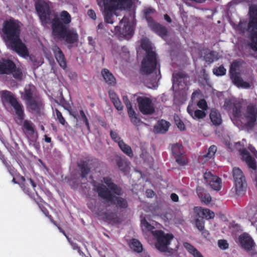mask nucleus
<instances>
[{"mask_svg": "<svg viewBox=\"0 0 257 257\" xmlns=\"http://www.w3.org/2000/svg\"><path fill=\"white\" fill-rule=\"evenodd\" d=\"M103 181L106 186L101 183L93 184V191L97 193L98 197L105 202L115 205L117 209H126L128 204L125 198L121 197L123 194L121 187L115 184L109 177H103Z\"/></svg>", "mask_w": 257, "mask_h": 257, "instance_id": "f257e3e1", "label": "nucleus"}, {"mask_svg": "<svg viewBox=\"0 0 257 257\" xmlns=\"http://www.w3.org/2000/svg\"><path fill=\"white\" fill-rule=\"evenodd\" d=\"M20 25L17 21L13 20L5 22L3 32L7 46L19 55L26 58L29 57V52L20 38Z\"/></svg>", "mask_w": 257, "mask_h": 257, "instance_id": "f03ea898", "label": "nucleus"}, {"mask_svg": "<svg viewBox=\"0 0 257 257\" xmlns=\"http://www.w3.org/2000/svg\"><path fill=\"white\" fill-rule=\"evenodd\" d=\"M98 5L103 11L106 22L112 24L117 16L113 13L116 9H125L131 5L132 0H97Z\"/></svg>", "mask_w": 257, "mask_h": 257, "instance_id": "7ed1b4c3", "label": "nucleus"}, {"mask_svg": "<svg viewBox=\"0 0 257 257\" xmlns=\"http://www.w3.org/2000/svg\"><path fill=\"white\" fill-rule=\"evenodd\" d=\"M141 46L147 53V56L142 62V71L145 74L151 73L156 66V54L152 50V44L149 40L144 39L142 40Z\"/></svg>", "mask_w": 257, "mask_h": 257, "instance_id": "20e7f679", "label": "nucleus"}, {"mask_svg": "<svg viewBox=\"0 0 257 257\" xmlns=\"http://www.w3.org/2000/svg\"><path fill=\"white\" fill-rule=\"evenodd\" d=\"M53 34L57 38L64 40L70 44L74 43L78 39V35L75 30L68 29L66 26L58 21L53 23Z\"/></svg>", "mask_w": 257, "mask_h": 257, "instance_id": "39448f33", "label": "nucleus"}, {"mask_svg": "<svg viewBox=\"0 0 257 257\" xmlns=\"http://www.w3.org/2000/svg\"><path fill=\"white\" fill-rule=\"evenodd\" d=\"M152 235L156 240L155 247L160 252L171 253L172 252L168 246L174 238L172 233H165L161 230H155L152 232Z\"/></svg>", "mask_w": 257, "mask_h": 257, "instance_id": "423d86ee", "label": "nucleus"}, {"mask_svg": "<svg viewBox=\"0 0 257 257\" xmlns=\"http://www.w3.org/2000/svg\"><path fill=\"white\" fill-rule=\"evenodd\" d=\"M250 19L247 31L249 33V46L254 51H257V7L251 6L249 8Z\"/></svg>", "mask_w": 257, "mask_h": 257, "instance_id": "0eeeda50", "label": "nucleus"}, {"mask_svg": "<svg viewBox=\"0 0 257 257\" xmlns=\"http://www.w3.org/2000/svg\"><path fill=\"white\" fill-rule=\"evenodd\" d=\"M232 175L234 180L233 189L235 195L243 196L246 191L247 183L243 172L239 168L234 167L232 170Z\"/></svg>", "mask_w": 257, "mask_h": 257, "instance_id": "6e6552de", "label": "nucleus"}, {"mask_svg": "<svg viewBox=\"0 0 257 257\" xmlns=\"http://www.w3.org/2000/svg\"><path fill=\"white\" fill-rule=\"evenodd\" d=\"M241 119L242 122L248 128L254 126L257 119V107L253 103H249L243 112Z\"/></svg>", "mask_w": 257, "mask_h": 257, "instance_id": "1a4fd4ad", "label": "nucleus"}, {"mask_svg": "<svg viewBox=\"0 0 257 257\" xmlns=\"http://www.w3.org/2000/svg\"><path fill=\"white\" fill-rule=\"evenodd\" d=\"M36 9L43 24H46L51 22L54 13L50 10L49 6L46 2L38 1L36 3Z\"/></svg>", "mask_w": 257, "mask_h": 257, "instance_id": "9d476101", "label": "nucleus"}, {"mask_svg": "<svg viewBox=\"0 0 257 257\" xmlns=\"http://www.w3.org/2000/svg\"><path fill=\"white\" fill-rule=\"evenodd\" d=\"M239 67V64L237 62H233L230 67V73L231 75V79L233 83L238 87L243 88H249L251 84L252 83V80L250 78L248 82L244 81L239 74L237 73Z\"/></svg>", "mask_w": 257, "mask_h": 257, "instance_id": "9b49d317", "label": "nucleus"}, {"mask_svg": "<svg viewBox=\"0 0 257 257\" xmlns=\"http://www.w3.org/2000/svg\"><path fill=\"white\" fill-rule=\"evenodd\" d=\"M140 111L144 114L151 115L155 112L154 105L151 99L140 96L137 99Z\"/></svg>", "mask_w": 257, "mask_h": 257, "instance_id": "f8f14e48", "label": "nucleus"}, {"mask_svg": "<svg viewBox=\"0 0 257 257\" xmlns=\"http://www.w3.org/2000/svg\"><path fill=\"white\" fill-rule=\"evenodd\" d=\"M241 159L247 165L248 168L251 170L252 173L257 172V162L250 154L246 149H240L238 150Z\"/></svg>", "mask_w": 257, "mask_h": 257, "instance_id": "ddd939ff", "label": "nucleus"}, {"mask_svg": "<svg viewBox=\"0 0 257 257\" xmlns=\"http://www.w3.org/2000/svg\"><path fill=\"white\" fill-rule=\"evenodd\" d=\"M2 97L11 103L14 108L17 115L20 118L22 119L23 116V106L13 96L12 93L8 91H3L2 92Z\"/></svg>", "mask_w": 257, "mask_h": 257, "instance_id": "4468645a", "label": "nucleus"}, {"mask_svg": "<svg viewBox=\"0 0 257 257\" xmlns=\"http://www.w3.org/2000/svg\"><path fill=\"white\" fill-rule=\"evenodd\" d=\"M245 103V101L243 99H234L231 101L226 100L224 106L227 108L229 106V105H233V114L235 117H238L241 116V108Z\"/></svg>", "mask_w": 257, "mask_h": 257, "instance_id": "2eb2a0df", "label": "nucleus"}, {"mask_svg": "<svg viewBox=\"0 0 257 257\" xmlns=\"http://www.w3.org/2000/svg\"><path fill=\"white\" fill-rule=\"evenodd\" d=\"M204 178L214 190L219 191L221 189L222 180L219 177L208 172L204 174Z\"/></svg>", "mask_w": 257, "mask_h": 257, "instance_id": "dca6fc26", "label": "nucleus"}, {"mask_svg": "<svg viewBox=\"0 0 257 257\" xmlns=\"http://www.w3.org/2000/svg\"><path fill=\"white\" fill-rule=\"evenodd\" d=\"M116 31L126 39H128L132 35L133 28L127 21V19L123 17L120 21L119 26L115 27Z\"/></svg>", "mask_w": 257, "mask_h": 257, "instance_id": "f3484780", "label": "nucleus"}, {"mask_svg": "<svg viewBox=\"0 0 257 257\" xmlns=\"http://www.w3.org/2000/svg\"><path fill=\"white\" fill-rule=\"evenodd\" d=\"M172 152L177 163L181 166L188 163V161L183 150V146H172Z\"/></svg>", "mask_w": 257, "mask_h": 257, "instance_id": "a211bd4d", "label": "nucleus"}, {"mask_svg": "<svg viewBox=\"0 0 257 257\" xmlns=\"http://www.w3.org/2000/svg\"><path fill=\"white\" fill-rule=\"evenodd\" d=\"M22 180L23 183L22 184L21 188L23 191L32 197L34 192H36V183L31 178H29L26 180L24 177H22Z\"/></svg>", "mask_w": 257, "mask_h": 257, "instance_id": "6ab92c4d", "label": "nucleus"}, {"mask_svg": "<svg viewBox=\"0 0 257 257\" xmlns=\"http://www.w3.org/2000/svg\"><path fill=\"white\" fill-rule=\"evenodd\" d=\"M22 98L26 102L36 98V89L32 85H28L25 86L24 90L22 92Z\"/></svg>", "mask_w": 257, "mask_h": 257, "instance_id": "aec40b11", "label": "nucleus"}, {"mask_svg": "<svg viewBox=\"0 0 257 257\" xmlns=\"http://www.w3.org/2000/svg\"><path fill=\"white\" fill-rule=\"evenodd\" d=\"M71 20V18L70 14L67 11H63L60 13L59 16L56 15L54 13V17L52 18L51 22H52L53 25L54 22L58 21L66 26L67 24L70 23Z\"/></svg>", "mask_w": 257, "mask_h": 257, "instance_id": "412c9836", "label": "nucleus"}, {"mask_svg": "<svg viewBox=\"0 0 257 257\" xmlns=\"http://www.w3.org/2000/svg\"><path fill=\"white\" fill-rule=\"evenodd\" d=\"M15 68L14 63L9 60L0 61V74H9Z\"/></svg>", "mask_w": 257, "mask_h": 257, "instance_id": "4be33fe9", "label": "nucleus"}, {"mask_svg": "<svg viewBox=\"0 0 257 257\" xmlns=\"http://www.w3.org/2000/svg\"><path fill=\"white\" fill-rule=\"evenodd\" d=\"M53 51L54 53L55 58L60 67H61L63 69H66L67 62L63 52L61 51L59 48L56 46L53 47Z\"/></svg>", "mask_w": 257, "mask_h": 257, "instance_id": "5701e85b", "label": "nucleus"}, {"mask_svg": "<svg viewBox=\"0 0 257 257\" xmlns=\"http://www.w3.org/2000/svg\"><path fill=\"white\" fill-rule=\"evenodd\" d=\"M239 242L242 247L247 250H251L254 245L252 239L248 235L243 234L239 237Z\"/></svg>", "mask_w": 257, "mask_h": 257, "instance_id": "b1692460", "label": "nucleus"}, {"mask_svg": "<svg viewBox=\"0 0 257 257\" xmlns=\"http://www.w3.org/2000/svg\"><path fill=\"white\" fill-rule=\"evenodd\" d=\"M197 195L202 202L208 204L211 201L212 198L209 193L203 187L198 186L196 188Z\"/></svg>", "mask_w": 257, "mask_h": 257, "instance_id": "393cba45", "label": "nucleus"}, {"mask_svg": "<svg viewBox=\"0 0 257 257\" xmlns=\"http://www.w3.org/2000/svg\"><path fill=\"white\" fill-rule=\"evenodd\" d=\"M170 125L169 122L161 119L158 121L154 126V132L156 134H164L166 133Z\"/></svg>", "mask_w": 257, "mask_h": 257, "instance_id": "a878e982", "label": "nucleus"}, {"mask_svg": "<svg viewBox=\"0 0 257 257\" xmlns=\"http://www.w3.org/2000/svg\"><path fill=\"white\" fill-rule=\"evenodd\" d=\"M29 108L34 112L39 113L42 109V104L37 97L26 102Z\"/></svg>", "mask_w": 257, "mask_h": 257, "instance_id": "bb28decb", "label": "nucleus"}, {"mask_svg": "<svg viewBox=\"0 0 257 257\" xmlns=\"http://www.w3.org/2000/svg\"><path fill=\"white\" fill-rule=\"evenodd\" d=\"M149 26L151 30L162 38L165 37L167 34L168 31L167 29L155 22L150 23Z\"/></svg>", "mask_w": 257, "mask_h": 257, "instance_id": "cd10ccee", "label": "nucleus"}, {"mask_svg": "<svg viewBox=\"0 0 257 257\" xmlns=\"http://www.w3.org/2000/svg\"><path fill=\"white\" fill-rule=\"evenodd\" d=\"M187 111L194 119L203 118L206 115V113L205 112L204 110L199 109L194 110V109L192 108V106L190 105H189L188 106Z\"/></svg>", "mask_w": 257, "mask_h": 257, "instance_id": "c85d7f7f", "label": "nucleus"}, {"mask_svg": "<svg viewBox=\"0 0 257 257\" xmlns=\"http://www.w3.org/2000/svg\"><path fill=\"white\" fill-rule=\"evenodd\" d=\"M102 76L105 81L109 85L115 84V79L110 72L107 69H103L101 71Z\"/></svg>", "mask_w": 257, "mask_h": 257, "instance_id": "c756f323", "label": "nucleus"}, {"mask_svg": "<svg viewBox=\"0 0 257 257\" xmlns=\"http://www.w3.org/2000/svg\"><path fill=\"white\" fill-rule=\"evenodd\" d=\"M128 245L135 252L140 253L143 251V245L137 239L133 238L131 239Z\"/></svg>", "mask_w": 257, "mask_h": 257, "instance_id": "7c9ffc66", "label": "nucleus"}, {"mask_svg": "<svg viewBox=\"0 0 257 257\" xmlns=\"http://www.w3.org/2000/svg\"><path fill=\"white\" fill-rule=\"evenodd\" d=\"M78 166L81 170V177L82 178L86 177L90 171L88 163L85 161H81L78 164Z\"/></svg>", "mask_w": 257, "mask_h": 257, "instance_id": "2f4dec72", "label": "nucleus"}, {"mask_svg": "<svg viewBox=\"0 0 257 257\" xmlns=\"http://www.w3.org/2000/svg\"><path fill=\"white\" fill-rule=\"evenodd\" d=\"M210 118L214 125H219L221 122L220 113L216 109H212L210 113Z\"/></svg>", "mask_w": 257, "mask_h": 257, "instance_id": "473e14b6", "label": "nucleus"}, {"mask_svg": "<svg viewBox=\"0 0 257 257\" xmlns=\"http://www.w3.org/2000/svg\"><path fill=\"white\" fill-rule=\"evenodd\" d=\"M24 128L25 132L27 135H33V139H35L36 135L34 134V128L33 123L28 120H26L24 122Z\"/></svg>", "mask_w": 257, "mask_h": 257, "instance_id": "72a5a7b5", "label": "nucleus"}, {"mask_svg": "<svg viewBox=\"0 0 257 257\" xmlns=\"http://www.w3.org/2000/svg\"><path fill=\"white\" fill-rule=\"evenodd\" d=\"M184 246L194 257H203L201 253L190 243H184Z\"/></svg>", "mask_w": 257, "mask_h": 257, "instance_id": "f704fd0d", "label": "nucleus"}, {"mask_svg": "<svg viewBox=\"0 0 257 257\" xmlns=\"http://www.w3.org/2000/svg\"><path fill=\"white\" fill-rule=\"evenodd\" d=\"M204 59L208 63H211L218 59L217 54L215 52L208 51L204 56Z\"/></svg>", "mask_w": 257, "mask_h": 257, "instance_id": "c9c22d12", "label": "nucleus"}, {"mask_svg": "<svg viewBox=\"0 0 257 257\" xmlns=\"http://www.w3.org/2000/svg\"><path fill=\"white\" fill-rule=\"evenodd\" d=\"M200 213L201 214L202 218H205L206 219H212L214 217V212L207 208H201Z\"/></svg>", "mask_w": 257, "mask_h": 257, "instance_id": "e433bc0d", "label": "nucleus"}, {"mask_svg": "<svg viewBox=\"0 0 257 257\" xmlns=\"http://www.w3.org/2000/svg\"><path fill=\"white\" fill-rule=\"evenodd\" d=\"M141 226L145 230L150 231L152 234L153 231H155V227L148 222L145 218L141 219Z\"/></svg>", "mask_w": 257, "mask_h": 257, "instance_id": "4c0bfd02", "label": "nucleus"}, {"mask_svg": "<svg viewBox=\"0 0 257 257\" xmlns=\"http://www.w3.org/2000/svg\"><path fill=\"white\" fill-rule=\"evenodd\" d=\"M154 10L150 8H146L144 10V13L146 19L148 23V25L151 22H154L152 18L150 16L154 13Z\"/></svg>", "mask_w": 257, "mask_h": 257, "instance_id": "58836bf2", "label": "nucleus"}, {"mask_svg": "<svg viewBox=\"0 0 257 257\" xmlns=\"http://www.w3.org/2000/svg\"><path fill=\"white\" fill-rule=\"evenodd\" d=\"M4 165L7 168V170L8 172L10 173V174L13 176L14 174L15 173V169L13 167V166L11 165V163L10 162H8L5 157L3 158V159H1Z\"/></svg>", "mask_w": 257, "mask_h": 257, "instance_id": "ea45409f", "label": "nucleus"}, {"mask_svg": "<svg viewBox=\"0 0 257 257\" xmlns=\"http://www.w3.org/2000/svg\"><path fill=\"white\" fill-rule=\"evenodd\" d=\"M216 151L217 148L216 146H210V147L208 150L207 154L206 155H204L203 156L205 158H208L209 159H210L214 156Z\"/></svg>", "mask_w": 257, "mask_h": 257, "instance_id": "a19ab883", "label": "nucleus"}, {"mask_svg": "<svg viewBox=\"0 0 257 257\" xmlns=\"http://www.w3.org/2000/svg\"><path fill=\"white\" fill-rule=\"evenodd\" d=\"M10 74H12L14 77L18 79H21L23 77V73L21 70L18 68H16L15 65V68L13 69Z\"/></svg>", "mask_w": 257, "mask_h": 257, "instance_id": "79ce46f5", "label": "nucleus"}, {"mask_svg": "<svg viewBox=\"0 0 257 257\" xmlns=\"http://www.w3.org/2000/svg\"><path fill=\"white\" fill-rule=\"evenodd\" d=\"M116 163L118 167L121 171H125V167L127 166L126 161L121 158H118L116 160Z\"/></svg>", "mask_w": 257, "mask_h": 257, "instance_id": "37998d69", "label": "nucleus"}, {"mask_svg": "<svg viewBox=\"0 0 257 257\" xmlns=\"http://www.w3.org/2000/svg\"><path fill=\"white\" fill-rule=\"evenodd\" d=\"M121 151L129 157H132L133 153L130 146H118Z\"/></svg>", "mask_w": 257, "mask_h": 257, "instance_id": "c03bdc74", "label": "nucleus"}, {"mask_svg": "<svg viewBox=\"0 0 257 257\" xmlns=\"http://www.w3.org/2000/svg\"><path fill=\"white\" fill-rule=\"evenodd\" d=\"M213 73L217 76L224 75L226 73V69L222 66L215 68L213 70Z\"/></svg>", "mask_w": 257, "mask_h": 257, "instance_id": "a18cd8bd", "label": "nucleus"}, {"mask_svg": "<svg viewBox=\"0 0 257 257\" xmlns=\"http://www.w3.org/2000/svg\"><path fill=\"white\" fill-rule=\"evenodd\" d=\"M110 136L114 143L118 144V145H121V144H123L122 140L115 132L111 131Z\"/></svg>", "mask_w": 257, "mask_h": 257, "instance_id": "49530a36", "label": "nucleus"}, {"mask_svg": "<svg viewBox=\"0 0 257 257\" xmlns=\"http://www.w3.org/2000/svg\"><path fill=\"white\" fill-rule=\"evenodd\" d=\"M204 223L203 218L196 219L195 220L196 226L200 231L203 230L204 228Z\"/></svg>", "mask_w": 257, "mask_h": 257, "instance_id": "de8ad7c7", "label": "nucleus"}, {"mask_svg": "<svg viewBox=\"0 0 257 257\" xmlns=\"http://www.w3.org/2000/svg\"><path fill=\"white\" fill-rule=\"evenodd\" d=\"M218 245L219 247L223 250L227 249L229 246L227 241L224 239L219 240L218 241Z\"/></svg>", "mask_w": 257, "mask_h": 257, "instance_id": "09e8293b", "label": "nucleus"}, {"mask_svg": "<svg viewBox=\"0 0 257 257\" xmlns=\"http://www.w3.org/2000/svg\"><path fill=\"white\" fill-rule=\"evenodd\" d=\"M174 120L176 124L181 131H183L185 129L184 123L180 119L178 116H175Z\"/></svg>", "mask_w": 257, "mask_h": 257, "instance_id": "8fccbe9b", "label": "nucleus"}, {"mask_svg": "<svg viewBox=\"0 0 257 257\" xmlns=\"http://www.w3.org/2000/svg\"><path fill=\"white\" fill-rule=\"evenodd\" d=\"M104 215L106 219L110 221H114L116 218V215L112 212H105Z\"/></svg>", "mask_w": 257, "mask_h": 257, "instance_id": "3c124183", "label": "nucleus"}, {"mask_svg": "<svg viewBox=\"0 0 257 257\" xmlns=\"http://www.w3.org/2000/svg\"><path fill=\"white\" fill-rule=\"evenodd\" d=\"M79 119L82 120L86 124V125L88 127H89V123L88 119L83 111V110H81L80 111V116Z\"/></svg>", "mask_w": 257, "mask_h": 257, "instance_id": "603ef678", "label": "nucleus"}, {"mask_svg": "<svg viewBox=\"0 0 257 257\" xmlns=\"http://www.w3.org/2000/svg\"><path fill=\"white\" fill-rule=\"evenodd\" d=\"M198 106L203 110L207 109V105L206 101L204 99H201L197 102Z\"/></svg>", "mask_w": 257, "mask_h": 257, "instance_id": "864d4df0", "label": "nucleus"}, {"mask_svg": "<svg viewBox=\"0 0 257 257\" xmlns=\"http://www.w3.org/2000/svg\"><path fill=\"white\" fill-rule=\"evenodd\" d=\"M113 103L116 109H117L118 110H122L123 109V105H122L121 102L119 99L115 100L113 102Z\"/></svg>", "mask_w": 257, "mask_h": 257, "instance_id": "5fc2aeb1", "label": "nucleus"}, {"mask_svg": "<svg viewBox=\"0 0 257 257\" xmlns=\"http://www.w3.org/2000/svg\"><path fill=\"white\" fill-rule=\"evenodd\" d=\"M40 208H41L42 211L44 213V214L50 219V220L52 222L55 224V221L53 220L51 215H50L49 214V211L45 207H40Z\"/></svg>", "mask_w": 257, "mask_h": 257, "instance_id": "6e6d98bb", "label": "nucleus"}, {"mask_svg": "<svg viewBox=\"0 0 257 257\" xmlns=\"http://www.w3.org/2000/svg\"><path fill=\"white\" fill-rule=\"evenodd\" d=\"M56 112L57 118L58 119L60 122L62 124H64L65 121L64 118L62 116L61 113L60 111H59L57 109H56Z\"/></svg>", "mask_w": 257, "mask_h": 257, "instance_id": "4d7b16f0", "label": "nucleus"}, {"mask_svg": "<svg viewBox=\"0 0 257 257\" xmlns=\"http://www.w3.org/2000/svg\"><path fill=\"white\" fill-rule=\"evenodd\" d=\"M122 99L127 109L132 107L131 103L126 96H123Z\"/></svg>", "mask_w": 257, "mask_h": 257, "instance_id": "13d9d810", "label": "nucleus"}, {"mask_svg": "<svg viewBox=\"0 0 257 257\" xmlns=\"http://www.w3.org/2000/svg\"><path fill=\"white\" fill-rule=\"evenodd\" d=\"M109 95L110 99L111 100L112 102H114L115 100L119 99L118 98V97L117 96L116 94L113 92L109 91Z\"/></svg>", "mask_w": 257, "mask_h": 257, "instance_id": "bf43d9fd", "label": "nucleus"}, {"mask_svg": "<svg viewBox=\"0 0 257 257\" xmlns=\"http://www.w3.org/2000/svg\"><path fill=\"white\" fill-rule=\"evenodd\" d=\"M127 112L128 116L130 118H131L133 117L134 116H135L137 115L136 112L135 110L132 108V107L127 108Z\"/></svg>", "mask_w": 257, "mask_h": 257, "instance_id": "052dcab7", "label": "nucleus"}, {"mask_svg": "<svg viewBox=\"0 0 257 257\" xmlns=\"http://www.w3.org/2000/svg\"><path fill=\"white\" fill-rule=\"evenodd\" d=\"M88 15L92 19L95 20L96 19V15L95 12L92 10H89L87 12Z\"/></svg>", "mask_w": 257, "mask_h": 257, "instance_id": "680f3d73", "label": "nucleus"}, {"mask_svg": "<svg viewBox=\"0 0 257 257\" xmlns=\"http://www.w3.org/2000/svg\"><path fill=\"white\" fill-rule=\"evenodd\" d=\"M171 200L174 202H178L179 201V197L176 193H172L170 196Z\"/></svg>", "mask_w": 257, "mask_h": 257, "instance_id": "e2e57ef3", "label": "nucleus"}, {"mask_svg": "<svg viewBox=\"0 0 257 257\" xmlns=\"http://www.w3.org/2000/svg\"><path fill=\"white\" fill-rule=\"evenodd\" d=\"M132 123L135 124H137L140 122V119L137 117V115L130 118Z\"/></svg>", "mask_w": 257, "mask_h": 257, "instance_id": "0e129e2a", "label": "nucleus"}, {"mask_svg": "<svg viewBox=\"0 0 257 257\" xmlns=\"http://www.w3.org/2000/svg\"><path fill=\"white\" fill-rule=\"evenodd\" d=\"M70 244L73 248V249L74 250H78L79 249L80 247L78 245L77 243H76V242H70Z\"/></svg>", "mask_w": 257, "mask_h": 257, "instance_id": "69168bd1", "label": "nucleus"}, {"mask_svg": "<svg viewBox=\"0 0 257 257\" xmlns=\"http://www.w3.org/2000/svg\"><path fill=\"white\" fill-rule=\"evenodd\" d=\"M88 40L89 41V44L91 46H93L95 43V42L93 38L91 37H89L88 38Z\"/></svg>", "mask_w": 257, "mask_h": 257, "instance_id": "338daca9", "label": "nucleus"}, {"mask_svg": "<svg viewBox=\"0 0 257 257\" xmlns=\"http://www.w3.org/2000/svg\"><path fill=\"white\" fill-rule=\"evenodd\" d=\"M202 234L206 238L208 236V235H209V233L208 230L203 231L202 232Z\"/></svg>", "mask_w": 257, "mask_h": 257, "instance_id": "774afa93", "label": "nucleus"}]
</instances>
